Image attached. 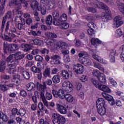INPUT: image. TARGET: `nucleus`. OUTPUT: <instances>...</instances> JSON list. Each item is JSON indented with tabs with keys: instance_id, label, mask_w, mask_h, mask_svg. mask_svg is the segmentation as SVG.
<instances>
[{
	"instance_id": "14",
	"label": "nucleus",
	"mask_w": 124,
	"mask_h": 124,
	"mask_svg": "<svg viewBox=\"0 0 124 124\" xmlns=\"http://www.w3.org/2000/svg\"><path fill=\"white\" fill-rule=\"evenodd\" d=\"M102 95L104 96V97L108 101V103L111 106L115 105V100H114V98H113V96L105 93H102Z\"/></svg>"
},
{
	"instance_id": "46",
	"label": "nucleus",
	"mask_w": 124,
	"mask_h": 124,
	"mask_svg": "<svg viewBox=\"0 0 124 124\" xmlns=\"http://www.w3.org/2000/svg\"><path fill=\"white\" fill-rule=\"evenodd\" d=\"M0 91H2V92H6V91H7V90H8V88H7V85L0 84Z\"/></svg>"
},
{
	"instance_id": "41",
	"label": "nucleus",
	"mask_w": 124,
	"mask_h": 124,
	"mask_svg": "<svg viewBox=\"0 0 124 124\" xmlns=\"http://www.w3.org/2000/svg\"><path fill=\"white\" fill-rule=\"evenodd\" d=\"M108 79L110 83H111V84L112 85H113V86H114V87H117V82H116V81H115V80H114V79H113L112 78L108 77Z\"/></svg>"
},
{
	"instance_id": "37",
	"label": "nucleus",
	"mask_w": 124,
	"mask_h": 124,
	"mask_svg": "<svg viewBox=\"0 0 124 124\" xmlns=\"http://www.w3.org/2000/svg\"><path fill=\"white\" fill-rule=\"evenodd\" d=\"M79 80H80L82 83H85V82H88L89 78L87 76L82 75L79 78Z\"/></svg>"
},
{
	"instance_id": "12",
	"label": "nucleus",
	"mask_w": 124,
	"mask_h": 124,
	"mask_svg": "<svg viewBox=\"0 0 124 124\" xmlns=\"http://www.w3.org/2000/svg\"><path fill=\"white\" fill-rule=\"evenodd\" d=\"M52 93L55 97H60L62 99L65 98L64 91L62 89L59 90L58 91H57L56 90H53Z\"/></svg>"
},
{
	"instance_id": "34",
	"label": "nucleus",
	"mask_w": 124,
	"mask_h": 124,
	"mask_svg": "<svg viewBox=\"0 0 124 124\" xmlns=\"http://www.w3.org/2000/svg\"><path fill=\"white\" fill-rule=\"evenodd\" d=\"M27 87L29 91H32V90L35 89V84L32 82H31L27 85Z\"/></svg>"
},
{
	"instance_id": "27",
	"label": "nucleus",
	"mask_w": 124,
	"mask_h": 124,
	"mask_svg": "<svg viewBox=\"0 0 124 124\" xmlns=\"http://www.w3.org/2000/svg\"><path fill=\"white\" fill-rule=\"evenodd\" d=\"M52 81L54 84H59L61 82V76L60 75H55L52 78Z\"/></svg>"
},
{
	"instance_id": "40",
	"label": "nucleus",
	"mask_w": 124,
	"mask_h": 124,
	"mask_svg": "<svg viewBox=\"0 0 124 124\" xmlns=\"http://www.w3.org/2000/svg\"><path fill=\"white\" fill-rule=\"evenodd\" d=\"M52 16H53L55 20H56V21H58V20H59V16H60L59 12H58L57 11H54L52 13Z\"/></svg>"
},
{
	"instance_id": "52",
	"label": "nucleus",
	"mask_w": 124,
	"mask_h": 124,
	"mask_svg": "<svg viewBox=\"0 0 124 124\" xmlns=\"http://www.w3.org/2000/svg\"><path fill=\"white\" fill-rule=\"evenodd\" d=\"M25 114H26V110H25V109L24 108H20L19 110L18 111V115H19V116H24Z\"/></svg>"
},
{
	"instance_id": "17",
	"label": "nucleus",
	"mask_w": 124,
	"mask_h": 124,
	"mask_svg": "<svg viewBox=\"0 0 124 124\" xmlns=\"http://www.w3.org/2000/svg\"><path fill=\"white\" fill-rule=\"evenodd\" d=\"M98 89L99 90H100V91H103V92L108 93H110L112 92L111 89L105 85H100Z\"/></svg>"
},
{
	"instance_id": "1",
	"label": "nucleus",
	"mask_w": 124,
	"mask_h": 124,
	"mask_svg": "<svg viewBox=\"0 0 124 124\" xmlns=\"http://www.w3.org/2000/svg\"><path fill=\"white\" fill-rule=\"evenodd\" d=\"M24 58V55L21 54V52H18L15 54L10 55L9 57L7 58V62H11L13 64L8 63L7 66L6 70L10 74H14L16 72V64L19 63V60H21Z\"/></svg>"
},
{
	"instance_id": "53",
	"label": "nucleus",
	"mask_w": 124,
	"mask_h": 124,
	"mask_svg": "<svg viewBox=\"0 0 124 124\" xmlns=\"http://www.w3.org/2000/svg\"><path fill=\"white\" fill-rule=\"evenodd\" d=\"M12 114L13 116H16V115H19V113L18 112V109L17 108H13L12 110Z\"/></svg>"
},
{
	"instance_id": "28",
	"label": "nucleus",
	"mask_w": 124,
	"mask_h": 124,
	"mask_svg": "<svg viewBox=\"0 0 124 124\" xmlns=\"http://www.w3.org/2000/svg\"><path fill=\"white\" fill-rule=\"evenodd\" d=\"M51 69L46 68L43 72V75L45 78H47V77H50V75L51 74Z\"/></svg>"
},
{
	"instance_id": "2",
	"label": "nucleus",
	"mask_w": 124,
	"mask_h": 124,
	"mask_svg": "<svg viewBox=\"0 0 124 124\" xmlns=\"http://www.w3.org/2000/svg\"><path fill=\"white\" fill-rule=\"evenodd\" d=\"M43 2L42 5L41 14L45 15L46 13V10H51L56 5V1L50 0H41Z\"/></svg>"
},
{
	"instance_id": "33",
	"label": "nucleus",
	"mask_w": 124,
	"mask_h": 124,
	"mask_svg": "<svg viewBox=\"0 0 124 124\" xmlns=\"http://www.w3.org/2000/svg\"><path fill=\"white\" fill-rule=\"evenodd\" d=\"M39 97V93L38 92L35 91L34 95L32 97V100H33V102L35 104L37 103V98Z\"/></svg>"
},
{
	"instance_id": "25",
	"label": "nucleus",
	"mask_w": 124,
	"mask_h": 124,
	"mask_svg": "<svg viewBox=\"0 0 124 124\" xmlns=\"http://www.w3.org/2000/svg\"><path fill=\"white\" fill-rule=\"evenodd\" d=\"M33 42L35 45H38V46H43L44 45V42L41 39H35L33 40Z\"/></svg>"
},
{
	"instance_id": "47",
	"label": "nucleus",
	"mask_w": 124,
	"mask_h": 124,
	"mask_svg": "<svg viewBox=\"0 0 124 124\" xmlns=\"http://www.w3.org/2000/svg\"><path fill=\"white\" fill-rule=\"evenodd\" d=\"M63 61H64V62L67 63L70 62V57L68 55H64L63 58Z\"/></svg>"
},
{
	"instance_id": "56",
	"label": "nucleus",
	"mask_w": 124,
	"mask_h": 124,
	"mask_svg": "<svg viewBox=\"0 0 124 124\" xmlns=\"http://www.w3.org/2000/svg\"><path fill=\"white\" fill-rule=\"evenodd\" d=\"M99 62H100L101 63H102V64H107L108 62H107V61H106L105 60H103L101 57L100 58H99L98 61Z\"/></svg>"
},
{
	"instance_id": "30",
	"label": "nucleus",
	"mask_w": 124,
	"mask_h": 124,
	"mask_svg": "<svg viewBox=\"0 0 124 124\" xmlns=\"http://www.w3.org/2000/svg\"><path fill=\"white\" fill-rule=\"evenodd\" d=\"M65 98L68 102H72L74 100V98L71 94L69 93L65 94Z\"/></svg>"
},
{
	"instance_id": "6",
	"label": "nucleus",
	"mask_w": 124,
	"mask_h": 124,
	"mask_svg": "<svg viewBox=\"0 0 124 124\" xmlns=\"http://www.w3.org/2000/svg\"><path fill=\"white\" fill-rule=\"evenodd\" d=\"M53 123L54 124H64L66 122L65 118L57 113L53 114Z\"/></svg>"
},
{
	"instance_id": "13",
	"label": "nucleus",
	"mask_w": 124,
	"mask_h": 124,
	"mask_svg": "<svg viewBox=\"0 0 124 124\" xmlns=\"http://www.w3.org/2000/svg\"><path fill=\"white\" fill-rule=\"evenodd\" d=\"M30 5L33 10L37 9L41 12V10H42V5H40L36 0H32L30 3Z\"/></svg>"
},
{
	"instance_id": "23",
	"label": "nucleus",
	"mask_w": 124,
	"mask_h": 124,
	"mask_svg": "<svg viewBox=\"0 0 124 124\" xmlns=\"http://www.w3.org/2000/svg\"><path fill=\"white\" fill-rule=\"evenodd\" d=\"M9 51H11L13 52V51H16V50H18L19 49V45L16 44H11L8 46Z\"/></svg>"
},
{
	"instance_id": "5",
	"label": "nucleus",
	"mask_w": 124,
	"mask_h": 124,
	"mask_svg": "<svg viewBox=\"0 0 124 124\" xmlns=\"http://www.w3.org/2000/svg\"><path fill=\"white\" fill-rule=\"evenodd\" d=\"M96 5L97 7H98V8H101V9L105 10L102 13V17H103V18H105L106 20H109L111 13L110 11L108 10V7L101 2H98Z\"/></svg>"
},
{
	"instance_id": "64",
	"label": "nucleus",
	"mask_w": 124,
	"mask_h": 124,
	"mask_svg": "<svg viewBox=\"0 0 124 124\" xmlns=\"http://www.w3.org/2000/svg\"><path fill=\"white\" fill-rule=\"evenodd\" d=\"M38 108L39 110H43L44 109V105H43L42 102H40L38 104Z\"/></svg>"
},
{
	"instance_id": "10",
	"label": "nucleus",
	"mask_w": 124,
	"mask_h": 124,
	"mask_svg": "<svg viewBox=\"0 0 124 124\" xmlns=\"http://www.w3.org/2000/svg\"><path fill=\"white\" fill-rule=\"evenodd\" d=\"M123 17L121 16H116L114 19L113 28H119L122 25H124Z\"/></svg>"
},
{
	"instance_id": "59",
	"label": "nucleus",
	"mask_w": 124,
	"mask_h": 124,
	"mask_svg": "<svg viewBox=\"0 0 124 124\" xmlns=\"http://www.w3.org/2000/svg\"><path fill=\"white\" fill-rule=\"evenodd\" d=\"M61 59H56V60H54L53 61V62L52 63V62H50V63L52 64H60V63H61Z\"/></svg>"
},
{
	"instance_id": "63",
	"label": "nucleus",
	"mask_w": 124,
	"mask_h": 124,
	"mask_svg": "<svg viewBox=\"0 0 124 124\" xmlns=\"http://www.w3.org/2000/svg\"><path fill=\"white\" fill-rule=\"evenodd\" d=\"M10 25H11V22L10 21H8L6 23L5 31H7L9 30V27H10Z\"/></svg>"
},
{
	"instance_id": "35",
	"label": "nucleus",
	"mask_w": 124,
	"mask_h": 124,
	"mask_svg": "<svg viewBox=\"0 0 124 124\" xmlns=\"http://www.w3.org/2000/svg\"><path fill=\"white\" fill-rule=\"evenodd\" d=\"M45 34L47 37H50L51 38H57V37H58L57 34L50 32H46Z\"/></svg>"
},
{
	"instance_id": "21",
	"label": "nucleus",
	"mask_w": 124,
	"mask_h": 124,
	"mask_svg": "<svg viewBox=\"0 0 124 124\" xmlns=\"http://www.w3.org/2000/svg\"><path fill=\"white\" fill-rule=\"evenodd\" d=\"M91 43L93 45V46H94L95 47H96L97 46V45H98L99 44H101L102 42L101 41H100V40L97 39V38H92L91 39Z\"/></svg>"
},
{
	"instance_id": "15",
	"label": "nucleus",
	"mask_w": 124,
	"mask_h": 124,
	"mask_svg": "<svg viewBox=\"0 0 124 124\" xmlns=\"http://www.w3.org/2000/svg\"><path fill=\"white\" fill-rule=\"evenodd\" d=\"M56 109L60 114L65 115L67 113V109L65 107L59 104H56Z\"/></svg>"
},
{
	"instance_id": "39",
	"label": "nucleus",
	"mask_w": 124,
	"mask_h": 124,
	"mask_svg": "<svg viewBox=\"0 0 124 124\" xmlns=\"http://www.w3.org/2000/svg\"><path fill=\"white\" fill-rule=\"evenodd\" d=\"M5 70V62L2 61L0 63V71L2 72Z\"/></svg>"
},
{
	"instance_id": "16",
	"label": "nucleus",
	"mask_w": 124,
	"mask_h": 124,
	"mask_svg": "<svg viewBox=\"0 0 124 124\" xmlns=\"http://www.w3.org/2000/svg\"><path fill=\"white\" fill-rule=\"evenodd\" d=\"M12 14L11 13V12H8L7 13L5 17H4L3 18V20L2 22V26H1V30H3L5 28V22H6V19H10L11 18V15Z\"/></svg>"
},
{
	"instance_id": "62",
	"label": "nucleus",
	"mask_w": 124,
	"mask_h": 124,
	"mask_svg": "<svg viewBox=\"0 0 124 124\" xmlns=\"http://www.w3.org/2000/svg\"><path fill=\"white\" fill-rule=\"evenodd\" d=\"M88 27L89 28H90V29H92V27L93 28H96V25H95V24L93 23V22H90V23H89L88 24Z\"/></svg>"
},
{
	"instance_id": "44",
	"label": "nucleus",
	"mask_w": 124,
	"mask_h": 124,
	"mask_svg": "<svg viewBox=\"0 0 124 124\" xmlns=\"http://www.w3.org/2000/svg\"><path fill=\"white\" fill-rule=\"evenodd\" d=\"M31 70L32 71V72H34V73H40L41 71L40 69L35 66L32 67L31 68Z\"/></svg>"
},
{
	"instance_id": "48",
	"label": "nucleus",
	"mask_w": 124,
	"mask_h": 124,
	"mask_svg": "<svg viewBox=\"0 0 124 124\" xmlns=\"http://www.w3.org/2000/svg\"><path fill=\"white\" fill-rule=\"evenodd\" d=\"M61 27L63 30H67L69 28V24L66 22L63 23L61 24Z\"/></svg>"
},
{
	"instance_id": "51",
	"label": "nucleus",
	"mask_w": 124,
	"mask_h": 124,
	"mask_svg": "<svg viewBox=\"0 0 124 124\" xmlns=\"http://www.w3.org/2000/svg\"><path fill=\"white\" fill-rule=\"evenodd\" d=\"M82 83L80 82H76V89L78 91H80L82 89Z\"/></svg>"
},
{
	"instance_id": "19",
	"label": "nucleus",
	"mask_w": 124,
	"mask_h": 124,
	"mask_svg": "<svg viewBox=\"0 0 124 124\" xmlns=\"http://www.w3.org/2000/svg\"><path fill=\"white\" fill-rule=\"evenodd\" d=\"M44 91L41 92L40 93L41 98H42V100L46 107H49V104H48V101L45 98V95H44Z\"/></svg>"
},
{
	"instance_id": "29",
	"label": "nucleus",
	"mask_w": 124,
	"mask_h": 124,
	"mask_svg": "<svg viewBox=\"0 0 124 124\" xmlns=\"http://www.w3.org/2000/svg\"><path fill=\"white\" fill-rule=\"evenodd\" d=\"M46 23L48 26H51L53 24V17L49 15L46 17Z\"/></svg>"
},
{
	"instance_id": "26",
	"label": "nucleus",
	"mask_w": 124,
	"mask_h": 124,
	"mask_svg": "<svg viewBox=\"0 0 124 124\" xmlns=\"http://www.w3.org/2000/svg\"><path fill=\"white\" fill-rule=\"evenodd\" d=\"M66 20H67V16H66L65 14H63L62 16L58 18V23H62V22H65Z\"/></svg>"
},
{
	"instance_id": "58",
	"label": "nucleus",
	"mask_w": 124,
	"mask_h": 124,
	"mask_svg": "<svg viewBox=\"0 0 124 124\" xmlns=\"http://www.w3.org/2000/svg\"><path fill=\"white\" fill-rule=\"evenodd\" d=\"M2 2L1 6H0V12H1V11L3 10V9L4 8V5H5V1H6V0H2Z\"/></svg>"
},
{
	"instance_id": "55",
	"label": "nucleus",
	"mask_w": 124,
	"mask_h": 124,
	"mask_svg": "<svg viewBox=\"0 0 124 124\" xmlns=\"http://www.w3.org/2000/svg\"><path fill=\"white\" fill-rule=\"evenodd\" d=\"M51 60H53V61H55L56 60H58V59H62L61 58V56L58 55H54L51 56Z\"/></svg>"
},
{
	"instance_id": "8",
	"label": "nucleus",
	"mask_w": 124,
	"mask_h": 124,
	"mask_svg": "<svg viewBox=\"0 0 124 124\" xmlns=\"http://www.w3.org/2000/svg\"><path fill=\"white\" fill-rule=\"evenodd\" d=\"M48 47L50 49H53V50H56L57 47L59 48H65L67 47V44L65 42H58L57 43H54L50 42L48 44Z\"/></svg>"
},
{
	"instance_id": "20",
	"label": "nucleus",
	"mask_w": 124,
	"mask_h": 124,
	"mask_svg": "<svg viewBox=\"0 0 124 124\" xmlns=\"http://www.w3.org/2000/svg\"><path fill=\"white\" fill-rule=\"evenodd\" d=\"M98 114L101 116H104L106 114V108L105 107H101L97 108Z\"/></svg>"
},
{
	"instance_id": "36",
	"label": "nucleus",
	"mask_w": 124,
	"mask_h": 124,
	"mask_svg": "<svg viewBox=\"0 0 124 124\" xmlns=\"http://www.w3.org/2000/svg\"><path fill=\"white\" fill-rule=\"evenodd\" d=\"M0 119H1L2 121L4 122H7L8 121V118H7V116L3 113L2 112H0Z\"/></svg>"
},
{
	"instance_id": "60",
	"label": "nucleus",
	"mask_w": 124,
	"mask_h": 124,
	"mask_svg": "<svg viewBox=\"0 0 124 124\" xmlns=\"http://www.w3.org/2000/svg\"><path fill=\"white\" fill-rule=\"evenodd\" d=\"M48 107H47V109H51V108H50V107H55V103L54 102H50L49 103H48Z\"/></svg>"
},
{
	"instance_id": "7",
	"label": "nucleus",
	"mask_w": 124,
	"mask_h": 124,
	"mask_svg": "<svg viewBox=\"0 0 124 124\" xmlns=\"http://www.w3.org/2000/svg\"><path fill=\"white\" fill-rule=\"evenodd\" d=\"M92 74L93 76L96 77L101 83H102L103 84H105V83H106V78L105 77V75L103 73H100L99 71L94 69L93 70Z\"/></svg>"
},
{
	"instance_id": "43",
	"label": "nucleus",
	"mask_w": 124,
	"mask_h": 124,
	"mask_svg": "<svg viewBox=\"0 0 124 124\" xmlns=\"http://www.w3.org/2000/svg\"><path fill=\"white\" fill-rule=\"evenodd\" d=\"M22 48L25 49V51L28 52L31 49V46L28 44H23L21 45Z\"/></svg>"
},
{
	"instance_id": "24",
	"label": "nucleus",
	"mask_w": 124,
	"mask_h": 124,
	"mask_svg": "<svg viewBox=\"0 0 124 124\" xmlns=\"http://www.w3.org/2000/svg\"><path fill=\"white\" fill-rule=\"evenodd\" d=\"M116 51L112 50L109 56V61L111 62H115V56L116 55Z\"/></svg>"
},
{
	"instance_id": "9",
	"label": "nucleus",
	"mask_w": 124,
	"mask_h": 124,
	"mask_svg": "<svg viewBox=\"0 0 124 124\" xmlns=\"http://www.w3.org/2000/svg\"><path fill=\"white\" fill-rule=\"evenodd\" d=\"M62 90L66 93H70L73 90V85L70 81H65L62 84Z\"/></svg>"
},
{
	"instance_id": "42",
	"label": "nucleus",
	"mask_w": 124,
	"mask_h": 124,
	"mask_svg": "<svg viewBox=\"0 0 124 124\" xmlns=\"http://www.w3.org/2000/svg\"><path fill=\"white\" fill-rule=\"evenodd\" d=\"M31 33L32 34V35L34 36H39L40 35H41V31H37L36 32L35 31H31Z\"/></svg>"
},
{
	"instance_id": "50",
	"label": "nucleus",
	"mask_w": 124,
	"mask_h": 124,
	"mask_svg": "<svg viewBox=\"0 0 124 124\" xmlns=\"http://www.w3.org/2000/svg\"><path fill=\"white\" fill-rule=\"evenodd\" d=\"M45 97L47 99V100H51L53 98V96L50 93L46 92L45 95Z\"/></svg>"
},
{
	"instance_id": "3",
	"label": "nucleus",
	"mask_w": 124,
	"mask_h": 124,
	"mask_svg": "<svg viewBox=\"0 0 124 124\" xmlns=\"http://www.w3.org/2000/svg\"><path fill=\"white\" fill-rule=\"evenodd\" d=\"M21 3H23V6L25 7H28V2L27 0H20V1L17 0H13L9 4V6H12V5H16L17 10L13 11V13L15 14H21V12L19 11V9L22 8V6H21Z\"/></svg>"
},
{
	"instance_id": "11",
	"label": "nucleus",
	"mask_w": 124,
	"mask_h": 124,
	"mask_svg": "<svg viewBox=\"0 0 124 124\" xmlns=\"http://www.w3.org/2000/svg\"><path fill=\"white\" fill-rule=\"evenodd\" d=\"M74 71L76 74H83L85 71V67L80 63L74 65Z\"/></svg>"
},
{
	"instance_id": "45",
	"label": "nucleus",
	"mask_w": 124,
	"mask_h": 124,
	"mask_svg": "<svg viewBox=\"0 0 124 124\" xmlns=\"http://www.w3.org/2000/svg\"><path fill=\"white\" fill-rule=\"evenodd\" d=\"M92 82L93 83V84L94 85V86L96 87V88H98V89L99 88V82L98 81H97V80L94 79H92Z\"/></svg>"
},
{
	"instance_id": "31",
	"label": "nucleus",
	"mask_w": 124,
	"mask_h": 124,
	"mask_svg": "<svg viewBox=\"0 0 124 124\" xmlns=\"http://www.w3.org/2000/svg\"><path fill=\"white\" fill-rule=\"evenodd\" d=\"M117 6H118L119 11H120V12L121 13H122V14H123V15H124V3L120 2L119 3H118L117 4Z\"/></svg>"
},
{
	"instance_id": "4",
	"label": "nucleus",
	"mask_w": 124,
	"mask_h": 124,
	"mask_svg": "<svg viewBox=\"0 0 124 124\" xmlns=\"http://www.w3.org/2000/svg\"><path fill=\"white\" fill-rule=\"evenodd\" d=\"M78 56L79 57L78 62L80 63L84 64L85 66H89L91 65V60L89 58H87L85 57H89L88 53L84 51H81L78 53Z\"/></svg>"
},
{
	"instance_id": "38",
	"label": "nucleus",
	"mask_w": 124,
	"mask_h": 124,
	"mask_svg": "<svg viewBox=\"0 0 124 124\" xmlns=\"http://www.w3.org/2000/svg\"><path fill=\"white\" fill-rule=\"evenodd\" d=\"M37 87L39 90H45L46 89V85H45V82H44L43 85L39 83H37Z\"/></svg>"
},
{
	"instance_id": "54",
	"label": "nucleus",
	"mask_w": 124,
	"mask_h": 124,
	"mask_svg": "<svg viewBox=\"0 0 124 124\" xmlns=\"http://www.w3.org/2000/svg\"><path fill=\"white\" fill-rule=\"evenodd\" d=\"M20 93V95H21V96H22L23 97H26V96H27V95H28L27 92H26V91L24 90H21Z\"/></svg>"
},
{
	"instance_id": "32",
	"label": "nucleus",
	"mask_w": 124,
	"mask_h": 124,
	"mask_svg": "<svg viewBox=\"0 0 124 124\" xmlns=\"http://www.w3.org/2000/svg\"><path fill=\"white\" fill-rule=\"evenodd\" d=\"M9 36H5L6 37V40H7L8 41H9V42H11V41H12V39H13V38H14L15 39V38H16V36L15 35V34H13V33H9Z\"/></svg>"
},
{
	"instance_id": "18",
	"label": "nucleus",
	"mask_w": 124,
	"mask_h": 124,
	"mask_svg": "<svg viewBox=\"0 0 124 124\" xmlns=\"http://www.w3.org/2000/svg\"><path fill=\"white\" fill-rule=\"evenodd\" d=\"M97 108L98 107H105V101L102 98H99L96 101Z\"/></svg>"
},
{
	"instance_id": "57",
	"label": "nucleus",
	"mask_w": 124,
	"mask_h": 124,
	"mask_svg": "<svg viewBox=\"0 0 124 124\" xmlns=\"http://www.w3.org/2000/svg\"><path fill=\"white\" fill-rule=\"evenodd\" d=\"M35 59L36 61H37V62H42V61H43V57L40 55L36 56Z\"/></svg>"
},
{
	"instance_id": "22",
	"label": "nucleus",
	"mask_w": 124,
	"mask_h": 124,
	"mask_svg": "<svg viewBox=\"0 0 124 124\" xmlns=\"http://www.w3.org/2000/svg\"><path fill=\"white\" fill-rule=\"evenodd\" d=\"M62 77L65 80H67L69 78V73L65 70H63L61 71Z\"/></svg>"
},
{
	"instance_id": "49",
	"label": "nucleus",
	"mask_w": 124,
	"mask_h": 124,
	"mask_svg": "<svg viewBox=\"0 0 124 124\" xmlns=\"http://www.w3.org/2000/svg\"><path fill=\"white\" fill-rule=\"evenodd\" d=\"M23 76L24 77V78L26 79H30V74L29 72L24 71L23 72Z\"/></svg>"
},
{
	"instance_id": "61",
	"label": "nucleus",
	"mask_w": 124,
	"mask_h": 124,
	"mask_svg": "<svg viewBox=\"0 0 124 124\" xmlns=\"http://www.w3.org/2000/svg\"><path fill=\"white\" fill-rule=\"evenodd\" d=\"M88 33L90 35H93V34H94V31L93 30L92 28H90L88 29Z\"/></svg>"
}]
</instances>
